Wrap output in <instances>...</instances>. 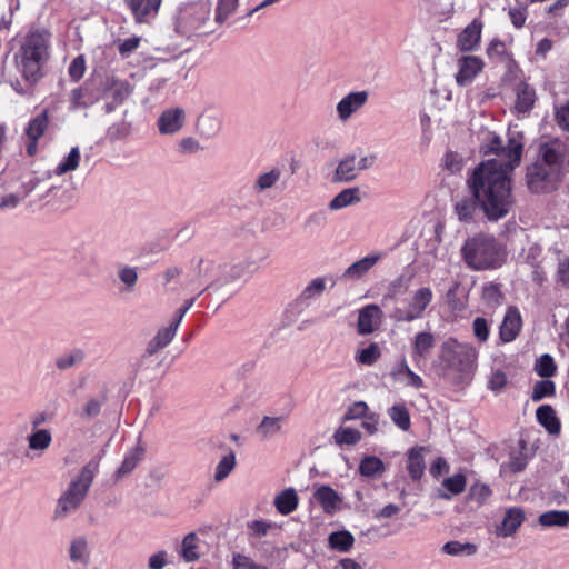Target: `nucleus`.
I'll return each instance as SVG.
<instances>
[{
	"label": "nucleus",
	"instance_id": "obj_1",
	"mask_svg": "<svg viewBox=\"0 0 569 569\" xmlns=\"http://www.w3.org/2000/svg\"><path fill=\"white\" fill-rule=\"evenodd\" d=\"M507 162L489 159L481 162L468 180L475 201L490 221L506 217L513 206L511 172L519 166L522 144L511 141L503 153Z\"/></svg>",
	"mask_w": 569,
	"mask_h": 569
},
{
	"label": "nucleus",
	"instance_id": "obj_2",
	"mask_svg": "<svg viewBox=\"0 0 569 569\" xmlns=\"http://www.w3.org/2000/svg\"><path fill=\"white\" fill-rule=\"evenodd\" d=\"M48 57L49 34L38 30L26 34L14 56L19 72L31 83L40 79L41 69Z\"/></svg>",
	"mask_w": 569,
	"mask_h": 569
},
{
	"label": "nucleus",
	"instance_id": "obj_3",
	"mask_svg": "<svg viewBox=\"0 0 569 569\" xmlns=\"http://www.w3.org/2000/svg\"><path fill=\"white\" fill-rule=\"evenodd\" d=\"M461 256L466 264L473 270H487L502 264L505 253L495 237L479 233L468 238Z\"/></svg>",
	"mask_w": 569,
	"mask_h": 569
},
{
	"label": "nucleus",
	"instance_id": "obj_4",
	"mask_svg": "<svg viewBox=\"0 0 569 569\" xmlns=\"http://www.w3.org/2000/svg\"><path fill=\"white\" fill-rule=\"evenodd\" d=\"M99 460L92 459L81 468L77 477L69 483L68 488L58 499L54 518L62 519L76 511L88 495L89 488L98 473Z\"/></svg>",
	"mask_w": 569,
	"mask_h": 569
},
{
	"label": "nucleus",
	"instance_id": "obj_5",
	"mask_svg": "<svg viewBox=\"0 0 569 569\" xmlns=\"http://www.w3.org/2000/svg\"><path fill=\"white\" fill-rule=\"evenodd\" d=\"M476 358L477 352L472 346L461 343L455 338H448L441 345L440 359L451 369L466 370Z\"/></svg>",
	"mask_w": 569,
	"mask_h": 569
},
{
	"label": "nucleus",
	"instance_id": "obj_6",
	"mask_svg": "<svg viewBox=\"0 0 569 569\" xmlns=\"http://www.w3.org/2000/svg\"><path fill=\"white\" fill-rule=\"evenodd\" d=\"M433 299V292L429 287L415 290L403 307H397L390 317L399 322H411L423 317V313Z\"/></svg>",
	"mask_w": 569,
	"mask_h": 569
},
{
	"label": "nucleus",
	"instance_id": "obj_7",
	"mask_svg": "<svg viewBox=\"0 0 569 569\" xmlns=\"http://www.w3.org/2000/svg\"><path fill=\"white\" fill-rule=\"evenodd\" d=\"M209 19V9L201 3H194L183 8L176 23V29L179 33L186 37L192 34H201L207 31L203 30L204 23Z\"/></svg>",
	"mask_w": 569,
	"mask_h": 569
},
{
	"label": "nucleus",
	"instance_id": "obj_8",
	"mask_svg": "<svg viewBox=\"0 0 569 569\" xmlns=\"http://www.w3.org/2000/svg\"><path fill=\"white\" fill-rule=\"evenodd\" d=\"M560 170L546 167L542 162H535L527 170L528 188L535 193H542L555 189L559 180Z\"/></svg>",
	"mask_w": 569,
	"mask_h": 569
},
{
	"label": "nucleus",
	"instance_id": "obj_9",
	"mask_svg": "<svg viewBox=\"0 0 569 569\" xmlns=\"http://www.w3.org/2000/svg\"><path fill=\"white\" fill-rule=\"evenodd\" d=\"M49 128V110L43 109L39 114L32 117L27 122L22 138L24 140L26 152L33 157L39 151V141Z\"/></svg>",
	"mask_w": 569,
	"mask_h": 569
},
{
	"label": "nucleus",
	"instance_id": "obj_10",
	"mask_svg": "<svg viewBox=\"0 0 569 569\" xmlns=\"http://www.w3.org/2000/svg\"><path fill=\"white\" fill-rule=\"evenodd\" d=\"M369 94L367 91H351L346 94L336 106L337 118L342 123L348 122L367 103Z\"/></svg>",
	"mask_w": 569,
	"mask_h": 569
},
{
	"label": "nucleus",
	"instance_id": "obj_11",
	"mask_svg": "<svg viewBox=\"0 0 569 569\" xmlns=\"http://www.w3.org/2000/svg\"><path fill=\"white\" fill-rule=\"evenodd\" d=\"M186 123V111L182 108H169L161 112L157 126L161 134L171 136L179 132Z\"/></svg>",
	"mask_w": 569,
	"mask_h": 569
},
{
	"label": "nucleus",
	"instance_id": "obj_12",
	"mask_svg": "<svg viewBox=\"0 0 569 569\" xmlns=\"http://www.w3.org/2000/svg\"><path fill=\"white\" fill-rule=\"evenodd\" d=\"M383 312L381 308L375 303L367 305L358 312V332L367 336L377 330L382 321Z\"/></svg>",
	"mask_w": 569,
	"mask_h": 569
},
{
	"label": "nucleus",
	"instance_id": "obj_13",
	"mask_svg": "<svg viewBox=\"0 0 569 569\" xmlns=\"http://www.w3.org/2000/svg\"><path fill=\"white\" fill-rule=\"evenodd\" d=\"M313 499L328 515L336 513L341 508L342 503V497L335 489L327 485L313 486Z\"/></svg>",
	"mask_w": 569,
	"mask_h": 569
},
{
	"label": "nucleus",
	"instance_id": "obj_14",
	"mask_svg": "<svg viewBox=\"0 0 569 569\" xmlns=\"http://www.w3.org/2000/svg\"><path fill=\"white\" fill-rule=\"evenodd\" d=\"M435 346L436 338L429 331H421L413 336L411 340V358L417 367L430 356Z\"/></svg>",
	"mask_w": 569,
	"mask_h": 569
},
{
	"label": "nucleus",
	"instance_id": "obj_15",
	"mask_svg": "<svg viewBox=\"0 0 569 569\" xmlns=\"http://www.w3.org/2000/svg\"><path fill=\"white\" fill-rule=\"evenodd\" d=\"M458 73L456 81L463 87L472 82L475 77L482 70L483 61L476 56H463L458 59Z\"/></svg>",
	"mask_w": 569,
	"mask_h": 569
},
{
	"label": "nucleus",
	"instance_id": "obj_16",
	"mask_svg": "<svg viewBox=\"0 0 569 569\" xmlns=\"http://www.w3.org/2000/svg\"><path fill=\"white\" fill-rule=\"evenodd\" d=\"M525 519V511L521 508H509L506 510L501 523L497 526L495 533L501 538L511 537L518 531Z\"/></svg>",
	"mask_w": 569,
	"mask_h": 569
},
{
	"label": "nucleus",
	"instance_id": "obj_17",
	"mask_svg": "<svg viewBox=\"0 0 569 569\" xmlns=\"http://www.w3.org/2000/svg\"><path fill=\"white\" fill-rule=\"evenodd\" d=\"M390 376L395 381L400 382L406 387L415 389H421L425 387L422 378L410 369L406 358H401L391 368Z\"/></svg>",
	"mask_w": 569,
	"mask_h": 569
},
{
	"label": "nucleus",
	"instance_id": "obj_18",
	"mask_svg": "<svg viewBox=\"0 0 569 569\" xmlns=\"http://www.w3.org/2000/svg\"><path fill=\"white\" fill-rule=\"evenodd\" d=\"M482 22L475 19L458 36L457 47L461 51L477 50L481 40Z\"/></svg>",
	"mask_w": 569,
	"mask_h": 569
},
{
	"label": "nucleus",
	"instance_id": "obj_19",
	"mask_svg": "<svg viewBox=\"0 0 569 569\" xmlns=\"http://www.w3.org/2000/svg\"><path fill=\"white\" fill-rule=\"evenodd\" d=\"M383 257L382 252H371L368 256L351 263L343 272L342 278L347 280H359L372 269Z\"/></svg>",
	"mask_w": 569,
	"mask_h": 569
},
{
	"label": "nucleus",
	"instance_id": "obj_20",
	"mask_svg": "<svg viewBox=\"0 0 569 569\" xmlns=\"http://www.w3.org/2000/svg\"><path fill=\"white\" fill-rule=\"evenodd\" d=\"M522 319L517 308H508L500 326V339L502 342L513 341L520 332Z\"/></svg>",
	"mask_w": 569,
	"mask_h": 569
},
{
	"label": "nucleus",
	"instance_id": "obj_21",
	"mask_svg": "<svg viewBox=\"0 0 569 569\" xmlns=\"http://www.w3.org/2000/svg\"><path fill=\"white\" fill-rule=\"evenodd\" d=\"M68 556L73 565L88 567L91 560V549L88 538L84 536L74 537L70 541Z\"/></svg>",
	"mask_w": 569,
	"mask_h": 569
},
{
	"label": "nucleus",
	"instance_id": "obj_22",
	"mask_svg": "<svg viewBox=\"0 0 569 569\" xmlns=\"http://www.w3.org/2000/svg\"><path fill=\"white\" fill-rule=\"evenodd\" d=\"M202 541L196 532L186 535L177 549L179 557L186 562H196L202 556Z\"/></svg>",
	"mask_w": 569,
	"mask_h": 569
},
{
	"label": "nucleus",
	"instance_id": "obj_23",
	"mask_svg": "<svg viewBox=\"0 0 569 569\" xmlns=\"http://www.w3.org/2000/svg\"><path fill=\"white\" fill-rule=\"evenodd\" d=\"M563 158V147L558 140L542 143L539 150V160L546 167H553L556 170H560V163Z\"/></svg>",
	"mask_w": 569,
	"mask_h": 569
},
{
	"label": "nucleus",
	"instance_id": "obj_24",
	"mask_svg": "<svg viewBox=\"0 0 569 569\" xmlns=\"http://www.w3.org/2000/svg\"><path fill=\"white\" fill-rule=\"evenodd\" d=\"M162 0H126L137 22L142 23L149 17H156Z\"/></svg>",
	"mask_w": 569,
	"mask_h": 569
},
{
	"label": "nucleus",
	"instance_id": "obj_25",
	"mask_svg": "<svg viewBox=\"0 0 569 569\" xmlns=\"http://www.w3.org/2000/svg\"><path fill=\"white\" fill-rule=\"evenodd\" d=\"M28 449L37 456L43 455L52 443V433L49 429H32L27 436Z\"/></svg>",
	"mask_w": 569,
	"mask_h": 569
},
{
	"label": "nucleus",
	"instance_id": "obj_26",
	"mask_svg": "<svg viewBox=\"0 0 569 569\" xmlns=\"http://www.w3.org/2000/svg\"><path fill=\"white\" fill-rule=\"evenodd\" d=\"M427 449L425 447H413L408 453V472L412 480H420L426 470L425 453Z\"/></svg>",
	"mask_w": 569,
	"mask_h": 569
},
{
	"label": "nucleus",
	"instance_id": "obj_27",
	"mask_svg": "<svg viewBox=\"0 0 569 569\" xmlns=\"http://www.w3.org/2000/svg\"><path fill=\"white\" fill-rule=\"evenodd\" d=\"M527 447L523 441H520L518 447L513 448L510 453L508 461L501 465L502 471L520 472L528 463V455L526 453Z\"/></svg>",
	"mask_w": 569,
	"mask_h": 569
},
{
	"label": "nucleus",
	"instance_id": "obj_28",
	"mask_svg": "<svg viewBox=\"0 0 569 569\" xmlns=\"http://www.w3.org/2000/svg\"><path fill=\"white\" fill-rule=\"evenodd\" d=\"M358 172L356 154H348L339 161L333 174V181L350 182L357 178Z\"/></svg>",
	"mask_w": 569,
	"mask_h": 569
},
{
	"label": "nucleus",
	"instance_id": "obj_29",
	"mask_svg": "<svg viewBox=\"0 0 569 569\" xmlns=\"http://www.w3.org/2000/svg\"><path fill=\"white\" fill-rule=\"evenodd\" d=\"M487 139L488 143L481 147L482 152L486 156L491 153L495 154L496 157L493 159H498L501 162L508 161V157H506L503 153L505 150L509 149L511 141H517L518 143H521L523 146L521 140L515 137L509 139L507 146H503L501 139L492 132L488 133Z\"/></svg>",
	"mask_w": 569,
	"mask_h": 569
},
{
	"label": "nucleus",
	"instance_id": "obj_30",
	"mask_svg": "<svg viewBox=\"0 0 569 569\" xmlns=\"http://www.w3.org/2000/svg\"><path fill=\"white\" fill-rule=\"evenodd\" d=\"M277 511L283 516L293 512L299 505V497L293 488H287L280 491L273 500Z\"/></svg>",
	"mask_w": 569,
	"mask_h": 569
},
{
	"label": "nucleus",
	"instance_id": "obj_31",
	"mask_svg": "<svg viewBox=\"0 0 569 569\" xmlns=\"http://www.w3.org/2000/svg\"><path fill=\"white\" fill-rule=\"evenodd\" d=\"M179 326L172 321L168 327L160 329L154 338L148 343L147 353L152 356L168 346L174 338Z\"/></svg>",
	"mask_w": 569,
	"mask_h": 569
},
{
	"label": "nucleus",
	"instance_id": "obj_32",
	"mask_svg": "<svg viewBox=\"0 0 569 569\" xmlns=\"http://www.w3.org/2000/svg\"><path fill=\"white\" fill-rule=\"evenodd\" d=\"M538 422L546 428L550 435H559L561 425L555 409L550 405H542L536 411Z\"/></svg>",
	"mask_w": 569,
	"mask_h": 569
},
{
	"label": "nucleus",
	"instance_id": "obj_33",
	"mask_svg": "<svg viewBox=\"0 0 569 569\" xmlns=\"http://www.w3.org/2000/svg\"><path fill=\"white\" fill-rule=\"evenodd\" d=\"M361 201V192L357 187L347 188L335 196L329 202V209L338 211Z\"/></svg>",
	"mask_w": 569,
	"mask_h": 569
},
{
	"label": "nucleus",
	"instance_id": "obj_34",
	"mask_svg": "<svg viewBox=\"0 0 569 569\" xmlns=\"http://www.w3.org/2000/svg\"><path fill=\"white\" fill-rule=\"evenodd\" d=\"M515 110L518 113H527L533 107L536 92L528 83L521 82L516 88Z\"/></svg>",
	"mask_w": 569,
	"mask_h": 569
},
{
	"label": "nucleus",
	"instance_id": "obj_35",
	"mask_svg": "<svg viewBox=\"0 0 569 569\" xmlns=\"http://www.w3.org/2000/svg\"><path fill=\"white\" fill-rule=\"evenodd\" d=\"M143 456L144 448L140 443L131 448L126 453L121 466L116 472V477L119 479L132 472L138 463L143 459Z\"/></svg>",
	"mask_w": 569,
	"mask_h": 569
},
{
	"label": "nucleus",
	"instance_id": "obj_36",
	"mask_svg": "<svg viewBox=\"0 0 569 569\" xmlns=\"http://www.w3.org/2000/svg\"><path fill=\"white\" fill-rule=\"evenodd\" d=\"M97 98L92 90L87 86H81L70 92V110L87 108L93 104Z\"/></svg>",
	"mask_w": 569,
	"mask_h": 569
},
{
	"label": "nucleus",
	"instance_id": "obj_37",
	"mask_svg": "<svg viewBox=\"0 0 569 569\" xmlns=\"http://www.w3.org/2000/svg\"><path fill=\"white\" fill-rule=\"evenodd\" d=\"M359 473L365 478L380 477L385 470L383 461L376 456H366L359 463Z\"/></svg>",
	"mask_w": 569,
	"mask_h": 569
},
{
	"label": "nucleus",
	"instance_id": "obj_38",
	"mask_svg": "<svg viewBox=\"0 0 569 569\" xmlns=\"http://www.w3.org/2000/svg\"><path fill=\"white\" fill-rule=\"evenodd\" d=\"M221 266L213 260L200 259L198 262V277L207 283L221 280Z\"/></svg>",
	"mask_w": 569,
	"mask_h": 569
},
{
	"label": "nucleus",
	"instance_id": "obj_39",
	"mask_svg": "<svg viewBox=\"0 0 569 569\" xmlns=\"http://www.w3.org/2000/svg\"><path fill=\"white\" fill-rule=\"evenodd\" d=\"M107 90L117 103H121L131 94L132 87L128 81L111 78L107 80Z\"/></svg>",
	"mask_w": 569,
	"mask_h": 569
},
{
	"label": "nucleus",
	"instance_id": "obj_40",
	"mask_svg": "<svg viewBox=\"0 0 569 569\" xmlns=\"http://www.w3.org/2000/svg\"><path fill=\"white\" fill-rule=\"evenodd\" d=\"M442 552L452 557L473 556L478 548L471 542H460L458 540H451L446 542L442 548Z\"/></svg>",
	"mask_w": 569,
	"mask_h": 569
},
{
	"label": "nucleus",
	"instance_id": "obj_41",
	"mask_svg": "<svg viewBox=\"0 0 569 569\" xmlns=\"http://www.w3.org/2000/svg\"><path fill=\"white\" fill-rule=\"evenodd\" d=\"M328 543L331 549L348 552L355 543V538L347 530L336 531L329 535Z\"/></svg>",
	"mask_w": 569,
	"mask_h": 569
},
{
	"label": "nucleus",
	"instance_id": "obj_42",
	"mask_svg": "<svg viewBox=\"0 0 569 569\" xmlns=\"http://www.w3.org/2000/svg\"><path fill=\"white\" fill-rule=\"evenodd\" d=\"M467 486V478L463 473H455L451 477L446 478L442 481V487L449 493H440V497L443 499H450L451 496L460 495L465 491Z\"/></svg>",
	"mask_w": 569,
	"mask_h": 569
},
{
	"label": "nucleus",
	"instance_id": "obj_43",
	"mask_svg": "<svg viewBox=\"0 0 569 569\" xmlns=\"http://www.w3.org/2000/svg\"><path fill=\"white\" fill-rule=\"evenodd\" d=\"M388 415L391 421L401 430L408 431L411 426V419L407 407L403 403H396L389 408Z\"/></svg>",
	"mask_w": 569,
	"mask_h": 569
},
{
	"label": "nucleus",
	"instance_id": "obj_44",
	"mask_svg": "<svg viewBox=\"0 0 569 569\" xmlns=\"http://www.w3.org/2000/svg\"><path fill=\"white\" fill-rule=\"evenodd\" d=\"M81 159L80 149L78 147L71 148L70 152L61 160L54 168L56 176H63L67 172L78 169Z\"/></svg>",
	"mask_w": 569,
	"mask_h": 569
},
{
	"label": "nucleus",
	"instance_id": "obj_45",
	"mask_svg": "<svg viewBox=\"0 0 569 569\" xmlns=\"http://www.w3.org/2000/svg\"><path fill=\"white\" fill-rule=\"evenodd\" d=\"M539 523L543 527H566L569 525V512L565 510H551L539 516Z\"/></svg>",
	"mask_w": 569,
	"mask_h": 569
},
{
	"label": "nucleus",
	"instance_id": "obj_46",
	"mask_svg": "<svg viewBox=\"0 0 569 569\" xmlns=\"http://www.w3.org/2000/svg\"><path fill=\"white\" fill-rule=\"evenodd\" d=\"M381 357V349L376 342H371L368 347L358 350L355 355L357 363L363 366H372Z\"/></svg>",
	"mask_w": 569,
	"mask_h": 569
},
{
	"label": "nucleus",
	"instance_id": "obj_47",
	"mask_svg": "<svg viewBox=\"0 0 569 569\" xmlns=\"http://www.w3.org/2000/svg\"><path fill=\"white\" fill-rule=\"evenodd\" d=\"M284 421V417H269L266 416L257 428V432L262 438H270L278 433Z\"/></svg>",
	"mask_w": 569,
	"mask_h": 569
},
{
	"label": "nucleus",
	"instance_id": "obj_48",
	"mask_svg": "<svg viewBox=\"0 0 569 569\" xmlns=\"http://www.w3.org/2000/svg\"><path fill=\"white\" fill-rule=\"evenodd\" d=\"M556 395V385L549 378H543L533 385L531 399L535 402H539L545 398H550Z\"/></svg>",
	"mask_w": 569,
	"mask_h": 569
},
{
	"label": "nucleus",
	"instance_id": "obj_49",
	"mask_svg": "<svg viewBox=\"0 0 569 569\" xmlns=\"http://www.w3.org/2000/svg\"><path fill=\"white\" fill-rule=\"evenodd\" d=\"M236 463V455L233 451L223 456L216 467L214 480L217 482L223 481L233 471Z\"/></svg>",
	"mask_w": 569,
	"mask_h": 569
},
{
	"label": "nucleus",
	"instance_id": "obj_50",
	"mask_svg": "<svg viewBox=\"0 0 569 569\" xmlns=\"http://www.w3.org/2000/svg\"><path fill=\"white\" fill-rule=\"evenodd\" d=\"M198 130L202 137L211 139L220 131V120L213 116H202L198 121Z\"/></svg>",
	"mask_w": 569,
	"mask_h": 569
},
{
	"label": "nucleus",
	"instance_id": "obj_51",
	"mask_svg": "<svg viewBox=\"0 0 569 569\" xmlns=\"http://www.w3.org/2000/svg\"><path fill=\"white\" fill-rule=\"evenodd\" d=\"M333 439L338 445L352 446L360 441L361 433L356 428L340 427L335 431Z\"/></svg>",
	"mask_w": 569,
	"mask_h": 569
},
{
	"label": "nucleus",
	"instance_id": "obj_52",
	"mask_svg": "<svg viewBox=\"0 0 569 569\" xmlns=\"http://www.w3.org/2000/svg\"><path fill=\"white\" fill-rule=\"evenodd\" d=\"M535 371L541 378H551L557 372V365L550 355L545 353L536 360Z\"/></svg>",
	"mask_w": 569,
	"mask_h": 569
},
{
	"label": "nucleus",
	"instance_id": "obj_53",
	"mask_svg": "<svg viewBox=\"0 0 569 569\" xmlns=\"http://www.w3.org/2000/svg\"><path fill=\"white\" fill-rule=\"evenodd\" d=\"M327 280L323 277L312 279L300 293L302 301H309L323 293L326 290Z\"/></svg>",
	"mask_w": 569,
	"mask_h": 569
},
{
	"label": "nucleus",
	"instance_id": "obj_54",
	"mask_svg": "<svg viewBox=\"0 0 569 569\" xmlns=\"http://www.w3.org/2000/svg\"><path fill=\"white\" fill-rule=\"evenodd\" d=\"M491 495L492 490L488 485L477 481L469 488L468 498L482 506L489 500Z\"/></svg>",
	"mask_w": 569,
	"mask_h": 569
},
{
	"label": "nucleus",
	"instance_id": "obj_55",
	"mask_svg": "<svg viewBox=\"0 0 569 569\" xmlns=\"http://www.w3.org/2000/svg\"><path fill=\"white\" fill-rule=\"evenodd\" d=\"M475 209V202L468 198H462L455 204V213L461 222H471L473 219Z\"/></svg>",
	"mask_w": 569,
	"mask_h": 569
},
{
	"label": "nucleus",
	"instance_id": "obj_56",
	"mask_svg": "<svg viewBox=\"0 0 569 569\" xmlns=\"http://www.w3.org/2000/svg\"><path fill=\"white\" fill-rule=\"evenodd\" d=\"M232 569H268L264 565L256 562L251 557L234 552L231 560Z\"/></svg>",
	"mask_w": 569,
	"mask_h": 569
},
{
	"label": "nucleus",
	"instance_id": "obj_57",
	"mask_svg": "<svg viewBox=\"0 0 569 569\" xmlns=\"http://www.w3.org/2000/svg\"><path fill=\"white\" fill-rule=\"evenodd\" d=\"M250 536L254 538H262L269 533L271 529L277 528V525L266 520H252L247 523Z\"/></svg>",
	"mask_w": 569,
	"mask_h": 569
},
{
	"label": "nucleus",
	"instance_id": "obj_58",
	"mask_svg": "<svg viewBox=\"0 0 569 569\" xmlns=\"http://www.w3.org/2000/svg\"><path fill=\"white\" fill-rule=\"evenodd\" d=\"M508 383V377L502 370H493L488 377L487 388L493 392L502 391Z\"/></svg>",
	"mask_w": 569,
	"mask_h": 569
},
{
	"label": "nucleus",
	"instance_id": "obj_59",
	"mask_svg": "<svg viewBox=\"0 0 569 569\" xmlns=\"http://www.w3.org/2000/svg\"><path fill=\"white\" fill-rule=\"evenodd\" d=\"M369 413V407L365 401H356L350 405L343 416L345 421L363 419Z\"/></svg>",
	"mask_w": 569,
	"mask_h": 569
},
{
	"label": "nucleus",
	"instance_id": "obj_60",
	"mask_svg": "<svg viewBox=\"0 0 569 569\" xmlns=\"http://www.w3.org/2000/svg\"><path fill=\"white\" fill-rule=\"evenodd\" d=\"M83 360V352L80 350L72 351L67 355H62L56 360V366L61 369L66 370L69 369L76 365L81 363Z\"/></svg>",
	"mask_w": 569,
	"mask_h": 569
},
{
	"label": "nucleus",
	"instance_id": "obj_61",
	"mask_svg": "<svg viewBox=\"0 0 569 569\" xmlns=\"http://www.w3.org/2000/svg\"><path fill=\"white\" fill-rule=\"evenodd\" d=\"M238 6V0H219L216 9V20L219 23L226 21L233 13Z\"/></svg>",
	"mask_w": 569,
	"mask_h": 569
},
{
	"label": "nucleus",
	"instance_id": "obj_62",
	"mask_svg": "<svg viewBox=\"0 0 569 569\" xmlns=\"http://www.w3.org/2000/svg\"><path fill=\"white\" fill-rule=\"evenodd\" d=\"M118 277L120 281L126 286L127 291L133 290L138 281V273L134 268L128 266L119 268Z\"/></svg>",
	"mask_w": 569,
	"mask_h": 569
},
{
	"label": "nucleus",
	"instance_id": "obj_63",
	"mask_svg": "<svg viewBox=\"0 0 569 569\" xmlns=\"http://www.w3.org/2000/svg\"><path fill=\"white\" fill-rule=\"evenodd\" d=\"M408 281L409 280L406 279L403 276H400L392 280L388 286V291L383 297V301H386L387 299H395L397 296L406 292L409 287Z\"/></svg>",
	"mask_w": 569,
	"mask_h": 569
},
{
	"label": "nucleus",
	"instance_id": "obj_64",
	"mask_svg": "<svg viewBox=\"0 0 569 569\" xmlns=\"http://www.w3.org/2000/svg\"><path fill=\"white\" fill-rule=\"evenodd\" d=\"M201 150L199 141L192 137H186L178 141L177 151L180 154H194Z\"/></svg>",
	"mask_w": 569,
	"mask_h": 569
}]
</instances>
